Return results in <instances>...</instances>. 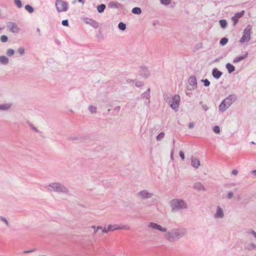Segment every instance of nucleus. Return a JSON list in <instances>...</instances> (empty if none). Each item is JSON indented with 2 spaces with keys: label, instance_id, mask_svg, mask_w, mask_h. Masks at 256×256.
Masks as SVG:
<instances>
[{
  "label": "nucleus",
  "instance_id": "nucleus-15",
  "mask_svg": "<svg viewBox=\"0 0 256 256\" xmlns=\"http://www.w3.org/2000/svg\"><path fill=\"white\" fill-rule=\"evenodd\" d=\"M248 56V54L246 52L243 56L236 57L234 59L232 62L234 64L238 63V62H240V61L246 59Z\"/></svg>",
  "mask_w": 256,
  "mask_h": 256
},
{
  "label": "nucleus",
  "instance_id": "nucleus-1",
  "mask_svg": "<svg viewBox=\"0 0 256 256\" xmlns=\"http://www.w3.org/2000/svg\"><path fill=\"white\" fill-rule=\"evenodd\" d=\"M147 227L153 230L157 231L164 236L165 238L170 242H175L186 234V230L184 228H174L168 230L166 227L154 222H150Z\"/></svg>",
  "mask_w": 256,
  "mask_h": 256
},
{
  "label": "nucleus",
  "instance_id": "nucleus-41",
  "mask_svg": "<svg viewBox=\"0 0 256 256\" xmlns=\"http://www.w3.org/2000/svg\"><path fill=\"white\" fill-rule=\"evenodd\" d=\"M14 2L19 8H22V4L20 0H14Z\"/></svg>",
  "mask_w": 256,
  "mask_h": 256
},
{
  "label": "nucleus",
  "instance_id": "nucleus-2",
  "mask_svg": "<svg viewBox=\"0 0 256 256\" xmlns=\"http://www.w3.org/2000/svg\"><path fill=\"white\" fill-rule=\"evenodd\" d=\"M45 189L49 192H54L58 194H68L69 189L62 182H54L44 186Z\"/></svg>",
  "mask_w": 256,
  "mask_h": 256
},
{
  "label": "nucleus",
  "instance_id": "nucleus-42",
  "mask_svg": "<svg viewBox=\"0 0 256 256\" xmlns=\"http://www.w3.org/2000/svg\"><path fill=\"white\" fill-rule=\"evenodd\" d=\"M130 229V227L127 225L122 226H120V230H128Z\"/></svg>",
  "mask_w": 256,
  "mask_h": 256
},
{
  "label": "nucleus",
  "instance_id": "nucleus-50",
  "mask_svg": "<svg viewBox=\"0 0 256 256\" xmlns=\"http://www.w3.org/2000/svg\"><path fill=\"white\" fill-rule=\"evenodd\" d=\"M100 230H102V233H104V234L108 233V232H110L109 230H108V228H105L102 227V229H101Z\"/></svg>",
  "mask_w": 256,
  "mask_h": 256
},
{
  "label": "nucleus",
  "instance_id": "nucleus-21",
  "mask_svg": "<svg viewBox=\"0 0 256 256\" xmlns=\"http://www.w3.org/2000/svg\"><path fill=\"white\" fill-rule=\"evenodd\" d=\"M108 230L110 232L120 230V226L118 224H109L108 225Z\"/></svg>",
  "mask_w": 256,
  "mask_h": 256
},
{
  "label": "nucleus",
  "instance_id": "nucleus-14",
  "mask_svg": "<svg viewBox=\"0 0 256 256\" xmlns=\"http://www.w3.org/2000/svg\"><path fill=\"white\" fill-rule=\"evenodd\" d=\"M194 188L198 191H205L206 188L203 184L200 182H195L194 184Z\"/></svg>",
  "mask_w": 256,
  "mask_h": 256
},
{
  "label": "nucleus",
  "instance_id": "nucleus-5",
  "mask_svg": "<svg viewBox=\"0 0 256 256\" xmlns=\"http://www.w3.org/2000/svg\"><path fill=\"white\" fill-rule=\"evenodd\" d=\"M236 96L234 94H230L222 100L218 106V110L223 113L226 112L236 100Z\"/></svg>",
  "mask_w": 256,
  "mask_h": 256
},
{
  "label": "nucleus",
  "instance_id": "nucleus-19",
  "mask_svg": "<svg viewBox=\"0 0 256 256\" xmlns=\"http://www.w3.org/2000/svg\"><path fill=\"white\" fill-rule=\"evenodd\" d=\"M10 62L8 58L5 56H0V64L2 65H7Z\"/></svg>",
  "mask_w": 256,
  "mask_h": 256
},
{
  "label": "nucleus",
  "instance_id": "nucleus-20",
  "mask_svg": "<svg viewBox=\"0 0 256 256\" xmlns=\"http://www.w3.org/2000/svg\"><path fill=\"white\" fill-rule=\"evenodd\" d=\"M246 248L248 250H252L256 249V244L254 242H250L246 246Z\"/></svg>",
  "mask_w": 256,
  "mask_h": 256
},
{
  "label": "nucleus",
  "instance_id": "nucleus-34",
  "mask_svg": "<svg viewBox=\"0 0 256 256\" xmlns=\"http://www.w3.org/2000/svg\"><path fill=\"white\" fill-rule=\"evenodd\" d=\"M25 8L26 10H28L30 13H32L33 12H34V9L33 8H32V6H30V5H26L25 6Z\"/></svg>",
  "mask_w": 256,
  "mask_h": 256
},
{
  "label": "nucleus",
  "instance_id": "nucleus-9",
  "mask_svg": "<svg viewBox=\"0 0 256 256\" xmlns=\"http://www.w3.org/2000/svg\"><path fill=\"white\" fill-rule=\"evenodd\" d=\"M188 85L187 86L186 90L191 91L197 88V80L195 76H190L188 80Z\"/></svg>",
  "mask_w": 256,
  "mask_h": 256
},
{
  "label": "nucleus",
  "instance_id": "nucleus-45",
  "mask_svg": "<svg viewBox=\"0 0 256 256\" xmlns=\"http://www.w3.org/2000/svg\"><path fill=\"white\" fill-rule=\"evenodd\" d=\"M234 196V193L231 192V191H230L228 192V195H227V197L228 199H231Z\"/></svg>",
  "mask_w": 256,
  "mask_h": 256
},
{
  "label": "nucleus",
  "instance_id": "nucleus-51",
  "mask_svg": "<svg viewBox=\"0 0 256 256\" xmlns=\"http://www.w3.org/2000/svg\"><path fill=\"white\" fill-rule=\"evenodd\" d=\"M194 126V122H190L188 124V128L190 129H192Z\"/></svg>",
  "mask_w": 256,
  "mask_h": 256
},
{
  "label": "nucleus",
  "instance_id": "nucleus-31",
  "mask_svg": "<svg viewBox=\"0 0 256 256\" xmlns=\"http://www.w3.org/2000/svg\"><path fill=\"white\" fill-rule=\"evenodd\" d=\"M10 27V30H16L17 29V26L14 24V23H10L9 25Z\"/></svg>",
  "mask_w": 256,
  "mask_h": 256
},
{
  "label": "nucleus",
  "instance_id": "nucleus-40",
  "mask_svg": "<svg viewBox=\"0 0 256 256\" xmlns=\"http://www.w3.org/2000/svg\"><path fill=\"white\" fill-rule=\"evenodd\" d=\"M14 53V50L12 49H8V50H7V54L8 56H12Z\"/></svg>",
  "mask_w": 256,
  "mask_h": 256
},
{
  "label": "nucleus",
  "instance_id": "nucleus-39",
  "mask_svg": "<svg viewBox=\"0 0 256 256\" xmlns=\"http://www.w3.org/2000/svg\"><path fill=\"white\" fill-rule=\"evenodd\" d=\"M202 82H204L205 86H208L210 84V82L208 79L202 80Z\"/></svg>",
  "mask_w": 256,
  "mask_h": 256
},
{
  "label": "nucleus",
  "instance_id": "nucleus-24",
  "mask_svg": "<svg viewBox=\"0 0 256 256\" xmlns=\"http://www.w3.org/2000/svg\"><path fill=\"white\" fill-rule=\"evenodd\" d=\"M88 110L92 114H94L97 112V108L96 106H88Z\"/></svg>",
  "mask_w": 256,
  "mask_h": 256
},
{
  "label": "nucleus",
  "instance_id": "nucleus-58",
  "mask_svg": "<svg viewBox=\"0 0 256 256\" xmlns=\"http://www.w3.org/2000/svg\"><path fill=\"white\" fill-rule=\"evenodd\" d=\"M78 2H80V3H82V4H84V0H78Z\"/></svg>",
  "mask_w": 256,
  "mask_h": 256
},
{
  "label": "nucleus",
  "instance_id": "nucleus-53",
  "mask_svg": "<svg viewBox=\"0 0 256 256\" xmlns=\"http://www.w3.org/2000/svg\"><path fill=\"white\" fill-rule=\"evenodd\" d=\"M62 24L64 26H68V20H64L62 21Z\"/></svg>",
  "mask_w": 256,
  "mask_h": 256
},
{
  "label": "nucleus",
  "instance_id": "nucleus-62",
  "mask_svg": "<svg viewBox=\"0 0 256 256\" xmlns=\"http://www.w3.org/2000/svg\"><path fill=\"white\" fill-rule=\"evenodd\" d=\"M254 173H256V170H254Z\"/></svg>",
  "mask_w": 256,
  "mask_h": 256
},
{
  "label": "nucleus",
  "instance_id": "nucleus-56",
  "mask_svg": "<svg viewBox=\"0 0 256 256\" xmlns=\"http://www.w3.org/2000/svg\"><path fill=\"white\" fill-rule=\"evenodd\" d=\"M170 158H171V160H174V151L172 150L171 152V153H170Z\"/></svg>",
  "mask_w": 256,
  "mask_h": 256
},
{
  "label": "nucleus",
  "instance_id": "nucleus-33",
  "mask_svg": "<svg viewBox=\"0 0 256 256\" xmlns=\"http://www.w3.org/2000/svg\"><path fill=\"white\" fill-rule=\"evenodd\" d=\"M228 42V39L226 38H224L222 39H221L220 43L222 46H224L226 44H227Z\"/></svg>",
  "mask_w": 256,
  "mask_h": 256
},
{
  "label": "nucleus",
  "instance_id": "nucleus-23",
  "mask_svg": "<svg viewBox=\"0 0 256 256\" xmlns=\"http://www.w3.org/2000/svg\"><path fill=\"white\" fill-rule=\"evenodd\" d=\"M132 12L134 14H140L142 13L141 8L139 7L134 8L132 10Z\"/></svg>",
  "mask_w": 256,
  "mask_h": 256
},
{
  "label": "nucleus",
  "instance_id": "nucleus-38",
  "mask_svg": "<svg viewBox=\"0 0 256 256\" xmlns=\"http://www.w3.org/2000/svg\"><path fill=\"white\" fill-rule=\"evenodd\" d=\"M143 85L144 83L141 81L138 80L135 82V86L138 88H140Z\"/></svg>",
  "mask_w": 256,
  "mask_h": 256
},
{
  "label": "nucleus",
  "instance_id": "nucleus-26",
  "mask_svg": "<svg viewBox=\"0 0 256 256\" xmlns=\"http://www.w3.org/2000/svg\"><path fill=\"white\" fill-rule=\"evenodd\" d=\"M219 22H220V26L222 28H225L228 24L226 20H224V19L220 20Z\"/></svg>",
  "mask_w": 256,
  "mask_h": 256
},
{
  "label": "nucleus",
  "instance_id": "nucleus-6",
  "mask_svg": "<svg viewBox=\"0 0 256 256\" xmlns=\"http://www.w3.org/2000/svg\"><path fill=\"white\" fill-rule=\"evenodd\" d=\"M212 216L215 220H220L224 219L226 217L224 207L220 205L216 206L214 209Z\"/></svg>",
  "mask_w": 256,
  "mask_h": 256
},
{
  "label": "nucleus",
  "instance_id": "nucleus-48",
  "mask_svg": "<svg viewBox=\"0 0 256 256\" xmlns=\"http://www.w3.org/2000/svg\"><path fill=\"white\" fill-rule=\"evenodd\" d=\"M252 30V27L250 26H248L245 29L244 32H250Z\"/></svg>",
  "mask_w": 256,
  "mask_h": 256
},
{
  "label": "nucleus",
  "instance_id": "nucleus-28",
  "mask_svg": "<svg viewBox=\"0 0 256 256\" xmlns=\"http://www.w3.org/2000/svg\"><path fill=\"white\" fill-rule=\"evenodd\" d=\"M164 132H161L160 134H158L156 138L158 141L161 140L164 137Z\"/></svg>",
  "mask_w": 256,
  "mask_h": 256
},
{
  "label": "nucleus",
  "instance_id": "nucleus-17",
  "mask_svg": "<svg viewBox=\"0 0 256 256\" xmlns=\"http://www.w3.org/2000/svg\"><path fill=\"white\" fill-rule=\"evenodd\" d=\"M212 75L216 79H218L222 76V72L217 68H214L212 70Z\"/></svg>",
  "mask_w": 256,
  "mask_h": 256
},
{
  "label": "nucleus",
  "instance_id": "nucleus-29",
  "mask_svg": "<svg viewBox=\"0 0 256 256\" xmlns=\"http://www.w3.org/2000/svg\"><path fill=\"white\" fill-rule=\"evenodd\" d=\"M160 4L164 6H168L171 3V0H160Z\"/></svg>",
  "mask_w": 256,
  "mask_h": 256
},
{
  "label": "nucleus",
  "instance_id": "nucleus-4",
  "mask_svg": "<svg viewBox=\"0 0 256 256\" xmlns=\"http://www.w3.org/2000/svg\"><path fill=\"white\" fill-rule=\"evenodd\" d=\"M164 100L172 110L176 112L178 110L180 101V97L178 94H175L172 96L169 94H166L164 96Z\"/></svg>",
  "mask_w": 256,
  "mask_h": 256
},
{
  "label": "nucleus",
  "instance_id": "nucleus-11",
  "mask_svg": "<svg viewBox=\"0 0 256 256\" xmlns=\"http://www.w3.org/2000/svg\"><path fill=\"white\" fill-rule=\"evenodd\" d=\"M244 11L242 10L240 12H237V13L235 14L234 16L232 17L231 20H232V22H233V24L234 26H235L237 24L238 20L240 18H241L244 15Z\"/></svg>",
  "mask_w": 256,
  "mask_h": 256
},
{
  "label": "nucleus",
  "instance_id": "nucleus-10",
  "mask_svg": "<svg viewBox=\"0 0 256 256\" xmlns=\"http://www.w3.org/2000/svg\"><path fill=\"white\" fill-rule=\"evenodd\" d=\"M140 76L144 78H148L150 75V71L145 66H142L140 70Z\"/></svg>",
  "mask_w": 256,
  "mask_h": 256
},
{
  "label": "nucleus",
  "instance_id": "nucleus-16",
  "mask_svg": "<svg viewBox=\"0 0 256 256\" xmlns=\"http://www.w3.org/2000/svg\"><path fill=\"white\" fill-rule=\"evenodd\" d=\"M12 106L11 103H5L0 104V110H10Z\"/></svg>",
  "mask_w": 256,
  "mask_h": 256
},
{
  "label": "nucleus",
  "instance_id": "nucleus-52",
  "mask_svg": "<svg viewBox=\"0 0 256 256\" xmlns=\"http://www.w3.org/2000/svg\"><path fill=\"white\" fill-rule=\"evenodd\" d=\"M202 109L204 110V111H207L208 110V106L206 105V104H203L202 106Z\"/></svg>",
  "mask_w": 256,
  "mask_h": 256
},
{
  "label": "nucleus",
  "instance_id": "nucleus-25",
  "mask_svg": "<svg viewBox=\"0 0 256 256\" xmlns=\"http://www.w3.org/2000/svg\"><path fill=\"white\" fill-rule=\"evenodd\" d=\"M106 8V6L104 4H101L97 7V10L98 12H102Z\"/></svg>",
  "mask_w": 256,
  "mask_h": 256
},
{
  "label": "nucleus",
  "instance_id": "nucleus-36",
  "mask_svg": "<svg viewBox=\"0 0 256 256\" xmlns=\"http://www.w3.org/2000/svg\"><path fill=\"white\" fill-rule=\"evenodd\" d=\"M213 130L216 134H218L220 132V128L218 126H216L213 128Z\"/></svg>",
  "mask_w": 256,
  "mask_h": 256
},
{
  "label": "nucleus",
  "instance_id": "nucleus-32",
  "mask_svg": "<svg viewBox=\"0 0 256 256\" xmlns=\"http://www.w3.org/2000/svg\"><path fill=\"white\" fill-rule=\"evenodd\" d=\"M88 23L92 26L93 27L97 28L98 27V24L94 20H90Z\"/></svg>",
  "mask_w": 256,
  "mask_h": 256
},
{
  "label": "nucleus",
  "instance_id": "nucleus-47",
  "mask_svg": "<svg viewBox=\"0 0 256 256\" xmlns=\"http://www.w3.org/2000/svg\"><path fill=\"white\" fill-rule=\"evenodd\" d=\"M179 154H180V156L181 158L182 159V160H184L185 158L184 152L180 150L179 152Z\"/></svg>",
  "mask_w": 256,
  "mask_h": 256
},
{
  "label": "nucleus",
  "instance_id": "nucleus-13",
  "mask_svg": "<svg viewBox=\"0 0 256 256\" xmlns=\"http://www.w3.org/2000/svg\"><path fill=\"white\" fill-rule=\"evenodd\" d=\"M191 160V165L192 166L198 169L200 166V160L198 158H196L194 156H192L190 158Z\"/></svg>",
  "mask_w": 256,
  "mask_h": 256
},
{
  "label": "nucleus",
  "instance_id": "nucleus-35",
  "mask_svg": "<svg viewBox=\"0 0 256 256\" xmlns=\"http://www.w3.org/2000/svg\"><path fill=\"white\" fill-rule=\"evenodd\" d=\"M0 220L5 223L6 226H9V222L6 218L3 216H0Z\"/></svg>",
  "mask_w": 256,
  "mask_h": 256
},
{
  "label": "nucleus",
  "instance_id": "nucleus-37",
  "mask_svg": "<svg viewBox=\"0 0 256 256\" xmlns=\"http://www.w3.org/2000/svg\"><path fill=\"white\" fill-rule=\"evenodd\" d=\"M248 235H252L256 240V232L254 230H251L247 232Z\"/></svg>",
  "mask_w": 256,
  "mask_h": 256
},
{
  "label": "nucleus",
  "instance_id": "nucleus-12",
  "mask_svg": "<svg viewBox=\"0 0 256 256\" xmlns=\"http://www.w3.org/2000/svg\"><path fill=\"white\" fill-rule=\"evenodd\" d=\"M251 37L250 33H244L242 37L240 40L241 44H244L248 42L250 40Z\"/></svg>",
  "mask_w": 256,
  "mask_h": 256
},
{
  "label": "nucleus",
  "instance_id": "nucleus-55",
  "mask_svg": "<svg viewBox=\"0 0 256 256\" xmlns=\"http://www.w3.org/2000/svg\"><path fill=\"white\" fill-rule=\"evenodd\" d=\"M126 82L128 84H132V83H134V81L132 79L128 78L126 80Z\"/></svg>",
  "mask_w": 256,
  "mask_h": 256
},
{
  "label": "nucleus",
  "instance_id": "nucleus-43",
  "mask_svg": "<svg viewBox=\"0 0 256 256\" xmlns=\"http://www.w3.org/2000/svg\"><path fill=\"white\" fill-rule=\"evenodd\" d=\"M18 53L20 54V55H23L24 54V49L22 48H18Z\"/></svg>",
  "mask_w": 256,
  "mask_h": 256
},
{
  "label": "nucleus",
  "instance_id": "nucleus-54",
  "mask_svg": "<svg viewBox=\"0 0 256 256\" xmlns=\"http://www.w3.org/2000/svg\"><path fill=\"white\" fill-rule=\"evenodd\" d=\"M238 173V172L237 170H233L232 172V174H233V175H234V176H236Z\"/></svg>",
  "mask_w": 256,
  "mask_h": 256
},
{
  "label": "nucleus",
  "instance_id": "nucleus-30",
  "mask_svg": "<svg viewBox=\"0 0 256 256\" xmlns=\"http://www.w3.org/2000/svg\"><path fill=\"white\" fill-rule=\"evenodd\" d=\"M118 28L121 30H126V25L125 24H124V23H123L122 22H120L118 24Z\"/></svg>",
  "mask_w": 256,
  "mask_h": 256
},
{
  "label": "nucleus",
  "instance_id": "nucleus-18",
  "mask_svg": "<svg viewBox=\"0 0 256 256\" xmlns=\"http://www.w3.org/2000/svg\"><path fill=\"white\" fill-rule=\"evenodd\" d=\"M150 89L148 88L145 92H143L140 98L142 99L149 100L150 98Z\"/></svg>",
  "mask_w": 256,
  "mask_h": 256
},
{
  "label": "nucleus",
  "instance_id": "nucleus-27",
  "mask_svg": "<svg viewBox=\"0 0 256 256\" xmlns=\"http://www.w3.org/2000/svg\"><path fill=\"white\" fill-rule=\"evenodd\" d=\"M91 228H92L93 229L94 234H96L99 230H100L101 229H102V227L100 226H92Z\"/></svg>",
  "mask_w": 256,
  "mask_h": 256
},
{
  "label": "nucleus",
  "instance_id": "nucleus-8",
  "mask_svg": "<svg viewBox=\"0 0 256 256\" xmlns=\"http://www.w3.org/2000/svg\"><path fill=\"white\" fill-rule=\"evenodd\" d=\"M136 195L139 198L146 200L152 198L154 196V194L148 190H144L138 192Z\"/></svg>",
  "mask_w": 256,
  "mask_h": 256
},
{
  "label": "nucleus",
  "instance_id": "nucleus-22",
  "mask_svg": "<svg viewBox=\"0 0 256 256\" xmlns=\"http://www.w3.org/2000/svg\"><path fill=\"white\" fill-rule=\"evenodd\" d=\"M226 66L230 74H231L235 70L234 66L230 63L226 64Z\"/></svg>",
  "mask_w": 256,
  "mask_h": 256
},
{
  "label": "nucleus",
  "instance_id": "nucleus-59",
  "mask_svg": "<svg viewBox=\"0 0 256 256\" xmlns=\"http://www.w3.org/2000/svg\"><path fill=\"white\" fill-rule=\"evenodd\" d=\"M188 91H187V90H186V95H187V96H190V93H188Z\"/></svg>",
  "mask_w": 256,
  "mask_h": 256
},
{
  "label": "nucleus",
  "instance_id": "nucleus-61",
  "mask_svg": "<svg viewBox=\"0 0 256 256\" xmlns=\"http://www.w3.org/2000/svg\"><path fill=\"white\" fill-rule=\"evenodd\" d=\"M254 173H256V170H254Z\"/></svg>",
  "mask_w": 256,
  "mask_h": 256
},
{
  "label": "nucleus",
  "instance_id": "nucleus-3",
  "mask_svg": "<svg viewBox=\"0 0 256 256\" xmlns=\"http://www.w3.org/2000/svg\"><path fill=\"white\" fill-rule=\"evenodd\" d=\"M169 206L173 212L182 211L188 208L186 202L180 198H174L171 200L169 202Z\"/></svg>",
  "mask_w": 256,
  "mask_h": 256
},
{
  "label": "nucleus",
  "instance_id": "nucleus-57",
  "mask_svg": "<svg viewBox=\"0 0 256 256\" xmlns=\"http://www.w3.org/2000/svg\"><path fill=\"white\" fill-rule=\"evenodd\" d=\"M99 39H100L101 38V36H100V33H98L96 36Z\"/></svg>",
  "mask_w": 256,
  "mask_h": 256
},
{
  "label": "nucleus",
  "instance_id": "nucleus-7",
  "mask_svg": "<svg viewBox=\"0 0 256 256\" xmlns=\"http://www.w3.org/2000/svg\"><path fill=\"white\" fill-rule=\"evenodd\" d=\"M55 6L56 10L60 12H66L68 9V4L62 0H56Z\"/></svg>",
  "mask_w": 256,
  "mask_h": 256
},
{
  "label": "nucleus",
  "instance_id": "nucleus-49",
  "mask_svg": "<svg viewBox=\"0 0 256 256\" xmlns=\"http://www.w3.org/2000/svg\"><path fill=\"white\" fill-rule=\"evenodd\" d=\"M112 6L113 7H115V8H118L120 6V4L118 3H116V2H113V3H112Z\"/></svg>",
  "mask_w": 256,
  "mask_h": 256
},
{
  "label": "nucleus",
  "instance_id": "nucleus-44",
  "mask_svg": "<svg viewBox=\"0 0 256 256\" xmlns=\"http://www.w3.org/2000/svg\"><path fill=\"white\" fill-rule=\"evenodd\" d=\"M0 40L3 42H6L8 40L7 36L4 35L1 36Z\"/></svg>",
  "mask_w": 256,
  "mask_h": 256
},
{
  "label": "nucleus",
  "instance_id": "nucleus-46",
  "mask_svg": "<svg viewBox=\"0 0 256 256\" xmlns=\"http://www.w3.org/2000/svg\"><path fill=\"white\" fill-rule=\"evenodd\" d=\"M70 140L72 142H76L79 140V138L77 136H72L70 137Z\"/></svg>",
  "mask_w": 256,
  "mask_h": 256
},
{
  "label": "nucleus",
  "instance_id": "nucleus-60",
  "mask_svg": "<svg viewBox=\"0 0 256 256\" xmlns=\"http://www.w3.org/2000/svg\"><path fill=\"white\" fill-rule=\"evenodd\" d=\"M3 30V28H2L0 27V30Z\"/></svg>",
  "mask_w": 256,
  "mask_h": 256
}]
</instances>
